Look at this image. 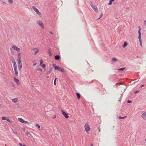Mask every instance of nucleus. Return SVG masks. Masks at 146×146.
<instances>
[{
	"mask_svg": "<svg viewBox=\"0 0 146 146\" xmlns=\"http://www.w3.org/2000/svg\"><path fill=\"white\" fill-rule=\"evenodd\" d=\"M18 69L19 70H20L22 68V63L21 64H18Z\"/></svg>",
	"mask_w": 146,
	"mask_h": 146,
	"instance_id": "4468645a",
	"label": "nucleus"
},
{
	"mask_svg": "<svg viewBox=\"0 0 146 146\" xmlns=\"http://www.w3.org/2000/svg\"><path fill=\"white\" fill-rule=\"evenodd\" d=\"M88 122L86 123L84 126L86 131H89L90 129V127L88 124Z\"/></svg>",
	"mask_w": 146,
	"mask_h": 146,
	"instance_id": "20e7f679",
	"label": "nucleus"
},
{
	"mask_svg": "<svg viewBox=\"0 0 146 146\" xmlns=\"http://www.w3.org/2000/svg\"><path fill=\"white\" fill-rule=\"evenodd\" d=\"M12 47L14 50H16L17 51V52H19V51L20 50V48L17 47L15 45L13 46Z\"/></svg>",
	"mask_w": 146,
	"mask_h": 146,
	"instance_id": "6e6552de",
	"label": "nucleus"
},
{
	"mask_svg": "<svg viewBox=\"0 0 146 146\" xmlns=\"http://www.w3.org/2000/svg\"><path fill=\"white\" fill-rule=\"evenodd\" d=\"M36 63H35V64H33V66H35L36 65Z\"/></svg>",
	"mask_w": 146,
	"mask_h": 146,
	"instance_id": "3c124183",
	"label": "nucleus"
},
{
	"mask_svg": "<svg viewBox=\"0 0 146 146\" xmlns=\"http://www.w3.org/2000/svg\"><path fill=\"white\" fill-rule=\"evenodd\" d=\"M33 50H35V53L34 54L36 55V53L38 52L39 51L38 50V49L36 48H35L32 49Z\"/></svg>",
	"mask_w": 146,
	"mask_h": 146,
	"instance_id": "9b49d317",
	"label": "nucleus"
},
{
	"mask_svg": "<svg viewBox=\"0 0 146 146\" xmlns=\"http://www.w3.org/2000/svg\"><path fill=\"white\" fill-rule=\"evenodd\" d=\"M136 57H137V58H138V56H136Z\"/></svg>",
	"mask_w": 146,
	"mask_h": 146,
	"instance_id": "bf43d9fd",
	"label": "nucleus"
},
{
	"mask_svg": "<svg viewBox=\"0 0 146 146\" xmlns=\"http://www.w3.org/2000/svg\"><path fill=\"white\" fill-rule=\"evenodd\" d=\"M36 126L37 127L38 129L40 128V126L38 124H36Z\"/></svg>",
	"mask_w": 146,
	"mask_h": 146,
	"instance_id": "72a5a7b5",
	"label": "nucleus"
},
{
	"mask_svg": "<svg viewBox=\"0 0 146 146\" xmlns=\"http://www.w3.org/2000/svg\"><path fill=\"white\" fill-rule=\"evenodd\" d=\"M98 130L99 131V132H100V129L99 128H98Z\"/></svg>",
	"mask_w": 146,
	"mask_h": 146,
	"instance_id": "864d4df0",
	"label": "nucleus"
},
{
	"mask_svg": "<svg viewBox=\"0 0 146 146\" xmlns=\"http://www.w3.org/2000/svg\"><path fill=\"white\" fill-rule=\"evenodd\" d=\"M49 33H50V34H53L52 32L51 31H50Z\"/></svg>",
	"mask_w": 146,
	"mask_h": 146,
	"instance_id": "09e8293b",
	"label": "nucleus"
},
{
	"mask_svg": "<svg viewBox=\"0 0 146 146\" xmlns=\"http://www.w3.org/2000/svg\"><path fill=\"white\" fill-rule=\"evenodd\" d=\"M139 92H140V91L139 90H137V91H135V92L134 93L135 94H136V93H137Z\"/></svg>",
	"mask_w": 146,
	"mask_h": 146,
	"instance_id": "ea45409f",
	"label": "nucleus"
},
{
	"mask_svg": "<svg viewBox=\"0 0 146 146\" xmlns=\"http://www.w3.org/2000/svg\"><path fill=\"white\" fill-rule=\"evenodd\" d=\"M25 133L27 134V135H28L29 133V132L28 131H27L26 132H25Z\"/></svg>",
	"mask_w": 146,
	"mask_h": 146,
	"instance_id": "c03bdc74",
	"label": "nucleus"
},
{
	"mask_svg": "<svg viewBox=\"0 0 146 146\" xmlns=\"http://www.w3.org/2000/svg\"><path fill=\"white\" fill-rule=\"evenodd\" d=\"M25 146H27L26 145H25Z\"/></svg>",
	"mask_w": 146,
	"mask_h": 146,
	"instance_id": "69168bd1",
	"label": "nucleus"
},
{
	"mask_svg": "<svg viewBox=\"0 0 146 146\" xmlns=\"http://www.w3.org/2000/svg\"><path fill=\"white\" fill-rule=\"evenodd\" d=\"M57 79V78H56L54 80V85H55L56 84V79Z\"/></svg>",
	"mask_w": 146,
	"mask_h": 146,
	"instance_id": "c85d7f7f",
	"label": "nucleus"
},
{
	"mask_svg": "<svg viewBox=\"0 0 146 146\" xmlns=\"http://www.w3.org/2000/svg\"><path fill=\"white\" fill-rule=\"evenodd\" d=\"M52 66L54 68L55 70H58V71L60 68L59 66H57L56 65L54 64H52Z\"/></svg>",
	"mask_w": 146,
	"mask_h": 146,
	"instance_id": "0eeeda50",
	"label": "nucleus"
},
{
	"mask_svg": "<svg viewBox=\"0 0 146 146\" xmlns=\"http://www.w3.org/2000/svg\"><path fill=\"white\" fill-rule=\"evenodd\" d=\"M13 132L15 133L16 134H17V132L16 131V130L15 129H13Z\"/></svg>",
	"mask_w": 146,
	"mask_h": 146,
	"instance_id": "473e14b6",
	"label": "nucleus"
},
{
	"mask_svg": "<svg viewBox=\"0 0 146 146\" xmlns=\"http://www.w3.org/2000/svg\"><path fill=\"white\" fill-rule=\"evenodd\" d=\"M139 30L138 31V33H139V36L138 38L139 40V41L140 43H141V28L140 27H139Z\"/></svg>",
	"mask_w": 146,
	"mask_h": 146,
	"instance_id": "f03ea898",
	"label": "nucleus"
},
{
	"mask_svg": "<svg viewBox=\"0 0 146 146\" xmlns=\"http://www.w3.org/2000/svg\"><path fill=\"white\" fill-rule=\"evenodd\" d=\"M6 120L8 122L10 123H11V121L9 120V119L8 118H7L6 119Z\"/></svg>",
	"mask_w": 146,
	"mask_h": 146,
	"instance_id": "2f4dec72",
	"label": "nucleus"
},
{
	"mask_svg": "<svg viewBox=\"0 0 146 146\" xmlns=\"http://www.w3.org/2000/svg\"><path fill=\"white\" fill-rule=\"evenodd\" d=\"M46 77L47 78H49V76H46Z\"/></svg>",
	"mask_w": 146,
	"mask_h": 146,
	"instance_id": "5fc2aeb1",
	"label": "nucleus"
},
{
	"mask_svg": "<svg viewBox=\"0 0 146 146\" xmlns=\"http://www.w3.org/2000/svg\"><path fill=\"white\" fill-rule=\"evenodd\" d=\"M40 65L43 68H45V66H46L45 64H43L42 65Z\"/></svg>",
	"mask_w": 146,
	"mask_h": 146,
	"instance_id": "c756f323",
	"label": "nucleus"
},
{
	"mask_svg": "<svg viewBox=\"0 0 146 146\" xmlns=\"http://www.w3.org/2000/svg\"><path fill=\"white\" fill-rule=\"evenodd\" d=\"M144 24L145 25L146 24V20L144 22Z\"/></svg>",
	"mask_w": 146,
	"mask_h": 146,
	"instance_id": "de8ad7c7",
	"label": "nucleus"
},
{
	"mask_svg": "<svg viewBox=\"0 0 146 146\" xmlns=\"http://www.w3.org/2000/svg\"><path fill=\"white\" fill-rule=\"evenodd\" d=\"M91 146H94L92 144H91Z\"/></svg>",
	"mask_w": 146,
	"mask_h": 146,
	"instance_id": "4d7b16f0",
	"label": "nucleus"
},
{
	"mask_svg": "<svg viewBox=\"0 0 146 146\" xmlns=\"http://www.w3.org/2000/svg\"><path fill=\"white\" fill-rule=\"evenodd\" d=\"M19 144L20 146H25V145H23L21 143H19Z\"/></svg>",
	"mask_w": 146,
	"mask_h": 146,
	"instance_id": "58836bf2",
	"label": "nucleus"
},
{
	"mask_svg": "<svg viewBox=\"0 0 146 146\" xmlns=\"http://www.w3.org/2000/svg\"><path fill=\"white\" fill-rule=\"evenodd\" d=\"M18 64H20L21 63V58H20V59L18 58Z\"/></svg>",
	"mask_w": 146,
	"mask_h": 146,
	"instance_id": "cd10ccee",
	"label": "nucleus"
},
{
	"mask_svg": "<svg viewBox=\"0 0 146 146\" xmlns=\"http://www.w3.org/2000/svg\"><path fill=\"white\" fill-rule=\"evenodd\" d=\"M12 101L14 102H17L18 101V99L17 98H15L12 99Z\"/></svg>",
	"mask_w": 146,
	"mask_h": 146,
	"instance_id": "a211bd4d",
	"label": "nucleus"
},
{
	"mask_svg": "<svg viewBox=\"0 0 146 146\" xmlns=\"http://www.w3.org/2000/svg\"><path fill=\"white\" fill-rule=\"evenodd\" d=\"M76 96L78 100H79L81 97V95L79 93H76Z\"/></svg>",
	"mask_w": 146,
	"mask_h": 146,
	"instance_id": "f8f14e48",
	"label": "nucleus"
},
{
	"mask_svg": "<svg viewBox=\"0 0 146 146\" xmlns=\"http://www.w3.org/2000/svg\"><path fill=\"white\" fill-rule=\"evenodd\" d=\"M36 70H38V71H40L41 72H42V69H40V68H38Z\"/></svg>",
	"mask_w": 146,
	"mask_h": 146,
	"instance_id": "c9c22d12",
	"label": "nucleus"
},
{
	"mask_svg": "<svg viewBox=\"0 0 146 146\" xmlns=\"http://www.w3.org/2000/svg\"><path fill=\"white\" fill-rule=\"evenodd\" d=\"M29 123V122L28 121H25L24 120L23 123H24L25 124H27V123Z\"/></svg>",
	"mask_w": 146,
	"mask_h": 146,
	"instance_id": "a19ab883",
	"label": "nucleus"
},
{
	"mask_svg": "<svg viewBox=\"0 0 146 146\" xmlns=\"http://www.w3.org/2000/svg\"><path fill=\"white\" fill-rule=\"evenodd\" d=\"M56 117V115H54L53 117V119H55Z\"/></svg>",
	"mask_w": 146,
	"mask_h": 146,
	"instance_id": "49530a36",
	"label": "nucleus"
},
{
	"mask_svg": "<svg viewBox=\"0 0 146 146\" xmlns=\"http://www.w3.org/2000/svg\"><path fill=\"white\" fill-rule=\"evenodd\" d=\"M11 83L12 84L13 86H14V84L12 82H11Z\"/></svg>",
	"mask_w": 146,
	"mask_h": 146,
	"instance_id": "603ef678",
	"label": "nucleus"
},
{
	"mask_svg": "<svg viewBox=\"0 0 146 146\" xmlns=\"http://www.w3.org/2000/svg\"><path fill=\"white\" fill-rule=\"evenodd\" d=\"M11 59L13 63L16 62L13 56L11 57Z\"/></svg>",
	"mask_w": 146,
	"mask_h": 146,
	"instance_id": "f3484780",
	"label": "nucleus"
},
{
	"mask_svg": "<svg viewBox=\"0 0 146 146\" xmlns=\"http://www.w3.org/2000/svg\"><path fill=\"white\" fill-rule=\"evenodd\" d=\"M121 99H119L118 100V101H121Z\"/></svg>",
	"mask_w": 146,
	"mask_h": 146,
	"instance_id": "6e6d98bb",
	"label": "nucleus"
},
{
	"mask_svg": "<svg viewBox=\"0 0 146 146\" xmlns=\"http://www.w3.org/2000/svg\"><path fill=\"white\" fill-rule=\"evenodd\" d=\"M59 71H60L62 72H65V71L64 70V69L63 68H62L60 67V69L58 70Z\"/></svg>",
	"mask_w": 146,
	"mask_h": 146,
	"instance_id": "6ab92c4d",
	"label": "nucleus"
},
{
	"mask_svg": "<svg viewBox=\"0 0 146 146\" xmlns=\"http://www.w3.org/2000/svg\"><path fill=\"white\" fill-rule=\"evenodd\" d=\"M43 63V61L42 59H41L40 61V65L42 64Z\"/></svg>",
	"mask_w": 146,
	"mask_h": 146,
	"instance_id": "7c9ffc66",
	"label": "nucleus"
},
{
	"mask_svg": "<svg viewBox=\"0 0 146 146\" xmlns=\"http://www.w3.org/2000/svg\"><path fill=\"white\" fill-rule=\"evenodd\" d=\"M14 70L15 72V74L17 76H18V72L17 69V68L14 69Z\"/></svg>",
	"mask_w": 146,
	"mask_h": 146,
	"instance_id": "412c9836",
	"label": "nucleus"
},
{
	"mask_svg": "<svg viewBox=\"0 0 146 146\" xmlns=\"http://www.w3.org/2000/svg\"><path fill=\"white\" fill-rule=\"evenodd\" d=\"M8 2L9 3H12L13 2V0H8Z\"/></svg>",
	"mask_w": 146,
	"mask_h": 146,
	"instance_id": "4c0bfd02",
	"label": "nucleus"
},
{
	"mask_svg": "<svg viewBox=\"0 0 146 146\" xmlns=\"http://www.w3.org/2000/svg\"><path fill=\"white\" fill-rule=\"evenodd\" d=\"M5 146H7L6 145H5Z\"/></svg>",
	"mask_w": 146,
	"mask_h": 146,
	"instance_id": "e2e57ef3",
	"label": "nucleus"
},
{
	"mask_svg": "<svg viewBox=\"0 0 146 146\" xmlns=\"http://www.w3.org/2000/svg\"><path fill=\"white\" fill-rule=\"evenodd\" d=\"M1 119L2 120H6V117H5L3 116L2 117Z\"/></svg>",
	"mask_w": 146,
	"mask_h": 146,
	"instance_id": "f704fd0d",
	"label": "nucleus"
},
{
	"mask_svg": "<svg viewBox=\"0 0 146 146\" xmlns=\"http://www.w3.org/2000/svg\"><path fill=\"white\" fill-rule=\"evenodd\" d=\"M1 106V104H0V106Z\"/></svg>",
	"mask_w": 146,
	"mask_h": 146,
	"instance_id": "680f3d73",
	"label": "nucleus"
},
{
	"mask_svg": "<svg viewBox=\"0 0 146 146\" xmlns=\"http://www.w3.org/2000/svg\"><path fill=\"white\" fill-rule=\"evenodd\" d=\"M127 44L128 43L126 42H124L122 46V47L124 48L127 45Z\"/></svg>",
	"mask_w": 146,
	"mask_h": 146,
	"instance_id": "2eb2a0df",
	"label": "nucleus"
},
{
	"mask_svg": "<svg viewBox=\"0 0 146 146\" xmlns=\"http://www.w3.org/2000/svg\"><path fill=\"white\" fill-rule=\"evenodd\" d=\"M144 85H143L141 86V88H142L143 87H144Z\"/></svg>",
	"mask_w": 146,
	"mask_h": 146,
	"instance_id": "8fccbe9b",
	"label": "nucleus"
},
{
	"mask_svg": "<svg viewBox=\"0 0 146 146\" xmlns=\"http://www.w3.org/2000/svg\"><path fill=\"white\" fill-rule=\"evenodd\" d=\"M136 80H137V79H135L134 80L135 81H136Z\"/></svg>",
	"mask_w": 146,
	"mask_h": 146,
	"instance_id": "052dcab7",
	"label": "nucleus"
},
{
	"mask_svg": "<svg viewBox=\"0 0 146 146\" xmlns=\"http://www.w3.org/2000/svg\"><path fill=\"white\" fill-rule=\"evenodd\" d=\"M118 59L115 58H112L111 60L114 62H115L118 61Z\"/></svg>",
	"mask_w": 146,
	"mask_h": 146,
	"instance_id": "4be33fe9",
	"label": "nucleus"
},
{
	"mask_svg": "<svg viewBox=\"0 0 146 146\" xmlns=\"http://www.w3.org/2000/svg\"><path fill=\"white\" fill-rule=\"evenodd\" d=\"M91 6L92 8L96 12H98V9L96 6L92 4L91 5Z\"/></svg>",
	"mask_w": 146,
	"mask_h": 146,
	"instance_id": "39448f33",
	"label": "nucleus"
},
{
	"mask_svg": "<svg viewBox=\"0 0 146 146\" xmlns=\"http://www.w3.org/2000/svg\"><path fill=\"white\" fill-rule=\"evenodd\" d=\"M33 9L38 15L39 16H41V13L40 12L39 10L37 9L35 6H33L32 7Z\"/></svg>",
	"mask_w": 146,
	"mask_h": 146,
	"instance_id": "f257e3e1",
	"label": "nucleus"
},
{
	"mask_svg": "<svg viewBox=\"0 0 146 146\" xmlns=\"http://www.w3.org/2000/svg\"><path fill=\"white\" fill-rule=\"evenodd\" d=\"M3 4H6V2L5 1H4L2 2Z\"/></svg>",
	"mask_w": 146,
	"mask_h": 146,
	"instance_id": "a18cd8bd",
	"label": "nucleus"
},
{
	"mask_svg": "<svg viewBox=\"0 0 146 146\" xmlns=\"http://www.w3.org/2000/svg\"><path fill=\"white\" fill-rule=\"evenodd\" d=\"M115 0H110L109 1V2L108 3V5H110L112 4V2H113Z\"/></svg>",
	"mask_w": 146,
	"mask_h": 146,
	"instance_id": "b1692460",
	"label": "nucleus"
},
{
	"mask_svg": "<svg viewBox=\"0 0 146 146\" xmlns=\"http://www.w3.org/2000/svg\"><path fill=\"white\" fill-rule=\"evenodd\" d=\"M13 67H14V69H15L17 68V65L16 64V62H14V63H13Z\"/></svg>",
	"mask_w": 146,
	"mask_h": 146,
	"instance_id": "a878e982",
	"label": "nucleus"
},
{
	"mask_svg": "<svg viewBox=\"0 0 146 146\" xmlns=\"http://www.w3.org/2000/svg\"><path fill=\"white\" fill-rule=\"evenodd\" d=\"M141 117L144 120H146V112L143 113L142 114Z\"/></svg>",
	"mask_w": 146,
	"mask_h": 146,
	"instance_id": "1a4fd4ad",
	"label": "nucleus"
},
{
	"mask_svg": "<svg viewBox=\"0 0 146 146\" xmlns=\"http://www.w3.org/2000/svg\"><path fill=\"white\" fill-rule=\"evenodd\" d=\"M52 68H50L49 71H48L46 73V74H47V75H48L49 74H50L51 72L52 71Z\"/></svg>",
	"mask_w": 146,
	"mask_h": 146,
	"instance_id": "dca6fc26",
	"label": "nucleus"
},
{
	"mask_svg": "<svg viewBox=\"0 0 146 146\" xmlns=\"http://www.w3.org/2000/svg\"><path fill=\"white\" fill-rule=\"evenodd\" d=\"M0 1H1V0H0Z\"/></svg>",
	"mask_w": 146,
	"mask_h": 146,
	"instance_id": "338daca9",
	"label": "nucleus"
},
{
	"mask_svg": "<svg viewBox=\"0 0 146 146\" xmlns=\"http://www.w3.org/2000/svg\"><path fill=\"white\" fill-rule=\"evenodd\" d=\"M54 58L56 60H59L60 58V56L59 55H56L55 56Z\"/></svg>",
	"mask_w": 146,
	"mask_h": 146,
	"instance_id": "9d476101",
	"label": "nucleus"
},
{
	"mask_svg": "<svg viewBox=\"0 0 146 146\" xmlns=\"http://www.w3.org/2000/svg\"><path fill=\"white\" fill-rule=\"evenodd\" d=\"M126 117H127L126 116H125L124 117H121L120 116H119L118 117V118L119 119H125V118H126Z\"/></svg>",
	"mask_w": 146,
	"mask_h": 146,
	"instance_id": "5701e85b",
	"label": "nucleus"
},
{
	"mask_svg": "<svg viewBox=\"0 0 146 146\" xmlns=\"http://www.w3.org/2000/svg\"><path fill=\"white\" fill-rule=\"evenodd\" d=\"M14 79L16 83H18L19 82V80L17 79L16 78H14Z\"/></svg>",
	"mask_w": 146,
	"mask_h": 146,
	"instance_id": "aec40b11",
	"label": "nucleus"
},
{
	"mask_svg": "<svg viewBox=\"0 0 146 146\" xmlns=\"http://www.w3.org/2000/svg\"><path fill=\"white\" fill-rule=\"evenodd\" d=\"M145 141H146V139H145Z\"/></svg>",
	"mask_w": 146,
	"mask_h": 146,
	"instance_id": "0e129e2a",
	"label": "nucleus"
},
{
	"mask_svg": "<svg viewBox=\"0 0 146 146\" xmlns=\"http://www.w3.org/2000/svg\"><path fill=\"white\" fill-rule=\"evenodd\" d=\"M140 43V44L141 45V46H142V45L141 42V43Z\"/></svg>",
	"mask_w": 146,
	"mask_h": 146,
	"instance_id": "13d9d810",
	"label": "nucleus"
},
{
	"mask_svg": "<svg viewBox=\"0 0 146 146\" xmlns=\"http://www.w3.org/2000/svg\"><path fill=\"white\" fill-rule=\"evenodd\" d=\"M125 67L122 68H120L118 69H117V70H119V71H123L124 70H125Z\"/></svg>",
	"mask_w": 146,
	"mask_h": 146,
	"instance_id": "393cba45",
	"label": "nucleus"
},
{
	"mask_svg": "<svg viewBox=\"0 0 146 146\" xmlns=\"http://www.w3.org/2000/svg\"><path fill=\"white\" fill-rule=\"evenodd\" d=\"M36 22L37 24L39 25L42 29H44V25L42 21L38 20Z\"/></svg>",
	"mask_w": 146,
	"mask_h": 146,
	"instance_id": "7ed1b4c3",
	"label": "nucleus"
},
{
	"mask_svg": "<svg viewBox=\"0 0 146 146\" xmlns=\"http://www.w3.org/2000/svg\"><path fill=\"white\" fill-rule=\"evenodd\" d=\"M18 120L20 122L22 123H23V122L24 121V120L23 119L21 118H18Z\"/></svg>",
	"mask_w": 146,
	"mask_h": 146,
	"instance_id": "ddd939ff",
	"label": "nucleus"
},
{
	"mask_svg": "<svg viewBox=\"0 0 146 146\" xmlns=\"http://www.w3.org/2000/svg\"><path fill=\"white\" fill-rule=\"evenodd\" d=\"M132 102L130 100H128L127 101V103H131Z\"/></svg>",
	"mask_w": 146,
	"mask_h": 146,
	"instance_id": "37998d69",
	"label": "nucleus"
},
{
	"mask_svg": "<svg viewBox=\"0 0 146 146\" xmlns=\"http://www.w3.org/2000/svg\"><path fill=\"white\" fill-rule=\"evenodd\" d=\"M21 53H18L17 54V57L19 59L21 58Z\"/></svg>",
	"mask_w": 146,
	"mask_h": 146,
	"instance_id": "bb28decb",
	"label": "nucleus"
},
{
	"mask_svg": "<svg viewBox=\"0 0 146 146\" xmlns=\"http://www.w3.org/2000/svg\"><path fill=\"white\" fill-rule=\"evenodd\" d=\"M61 111L62 112V114L66 118H67L69 117L68 116V114L67 113L65 112L63 110H61Z\"/></svg>",
	"mask_w": 146,
	"mask_h": 146,
	"instance_id": "423d86ee",
	"label": "nucleus"
},
{
	"mask_svg": "<svg viewBox=\"0 0 146 146\" xmlns=\"http://www.w3.org/2000/svg\"><path fill=\"white\" fill-rule=\"evenodd\" d=\"M48 53L49 54V56H50V57H51L52 56V53H51V52L50 51H49V52H48Z\"/></svg>",
	"mask_w": 146,
	"mask_h": 146,
	"instance_id": "79ce46f5",
	"label": "nucleus"
},
{
	"mask_svg": "<svg viewBox=\"0 0 146 146\" xmlns=\"http://www.w3.org/2000/svg\"><path fill=\"white\" fill-rule=\"evenodd\" d=\"M102 15H103V14L102 13L101 15H100V17L99 18H98V19H96V20H99V19H100L102 17Z\"/></svg>",
	"mask_w": 146,
	"mask_h": 146,
	"instance_id": "e433bc0d",
	"label": "nucleus"
}]
</instances>
